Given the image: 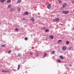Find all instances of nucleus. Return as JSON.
I'll use <instances>...</instances> for the list:
<instances>
[{
  "label": "nucleus",
  "instance_id": "f257e3e1",
  "mask_svg": "<svg viewBox=\"0 0 74 74\" xmlns=\"http://www.w3.org/2000/svg\"><path fill=\"white\" fill-rule=\"evenodd\" d=\"M59 21V18H57L56 19H54L53 21V22H58Z\"/></svg>",
  "mask_w": 74,
  "mask_h": 74
},
{
  "label": "nucleus",
  "instance_id": "f03ea898",
  "mask_svg": "<svg viewBox=\"0 0 74 74\" xmlns=\"http://www.w3.org/2000/svg\"><path fill=\"white\" fill-rule=\"evenodd\" d=\"M62 13L63 14H69V11H62Z\"/></svg>",
  "mask_w": 74,
  "mask_h": 74
},
{
  "label": "nucleus",
  "instance_id": "7ed1b4c3",
  "mask_svg": "<svg viewBox=\"0 0 74 74\" xmlns=\"http://www.w3.org/2000/svg\"><path fill=\"white\" fill-rule=\"evenodd\" d=\"M67 6V3H64L62 5V7L63 8L66 7Z\"/></svg>",
  "mask_w": 74,
  "mask_h": 74
},
{
  "label": "nucleus",
  "instance_id": "20e7f679",
  "mask_svg": "<svg viewBox=\"0 0 74 74\" xmlns=\"http://www.w3.org/2000/svg\"><path fill=\"white\" fill-rule=\"evenodd\" d=\"M51 7V4H50L47 6V8L48 9H50Z\"/></svg>",
  "mask_w": 74,
  "mask_h": 74
},
{
  "label": "nucleus",
  "instance_id": "39448f33",
  "mask_svg": "<svg viewBox=\"0 0 74 74\" xmlns=\"http://www.w3.org/2000/svg\"><path fill=\"white\" fill-rule=\"evenodd\" d=\"M2 73H9V71H5L4 70H2Z\"/></svg>",
  "mask_w": 74,
  "mask_h": 74
},
{
  "label": "nucleus",
  "instance_id": "423d86ee",
  "mask_svg": "<svg viewBox=\"0 0 74 74\" xmlns=\"http://www.w3.org/2000/svg\"><path fill=\"white\" fill-rule=\"evenodd\" d=\"M29 15V12H26L24 13V14H23V15Z\"/></svg>",
  "mask_w": 74,
  "mask_h": 74
},
{
  "label": "nucleus",
  "instance_id": "0eeeda50",
  "mask_svg": "<svg viewBox=\"0 0 74 74\" xmlns=\"http://www.w3.org/2000/svg\"><path fill=\"white\" fill-rule=\"evenodd\" d=\"M62 49L63 51H65L66 49V47L65 46H63L62 47Z\"/></svg>",
  "mask_w": 74,
  "mask_h": 74
},
{
  "label": "nucleus",
  "instance_id": "6e6552de",
  "mask_svg": "<svg viewBox=\"0 0 74 74\" xmlns=\"http://www.w3.org/2000/svg\"><path fill=\"white\" fill-rule=\"evenodd\" d=\"M31 20L32 21V22H34L35 21V19H34V18L33 17L31 18Z\"/></svg>",
  "mask_w": 74,
  "mask_h": 74
},
{
  "label": "nucleus",
  "instance_id": "1a4fd4ad",
  "mask_svg": "<svg viewBox=\"0 0 74 74\" xmlns=\"http://www.w3.org/2000/svg\"><path fill=\"white\" fill-rule=\"evenodd\" d=\"M49 38H51V39H53V35L50 36H49Z\"/></svg>",
  "mask_w": 74,
  "mask_h": 74
},
{
  "label": "nucleus",
  "instance_id": "9d476101",
  "mask_svg": "<svg viewBox=\"0 0 74 74\" xmlns=\"http://www.w3.org/2000/svg\"><path fill=\"white\" fill-rule=\"evenodd\" d=\"M6 0H0V1L1 3H3Z\"/></svg>",
  "mask_w": 74,
  "mask_h": 74
},
{
  "label": "nucleus",
  "instance_id": "9b49d317",
  "mask_svg": "<svg viewBox=\"0 0 74 74\" xmlns=\"http://www.w3.org/2000/svg\"><path fill=\"white\" fill-rule=\"evenodd\" d=\"M62 40H59L58 41V43H61L62 42Z\"/></svg>",
  "mask_w": 74,
  "mask_h": 74
},
{
  "label": "nucleus",
  "instance_id": "f8f14e48",
  "mask_svg": "<svg viewBox=\"0 0 74 74\" xmlns=\"http://www.w3.org/2000/svg\"><path fill=\"white\" fill-rule=\"evenodd\" d=\"M60 59H64L63 57L62 56H60Z\"/></svg>",
  "mask_w": 74,
  "mask_h": 74
},
{
  "label": "nucleus",
  "instance_id": "ddd939ff",
  "mask_svg": "<svg viewBox=\"0 0 74 74\" xmlns=\"http://www.w3.org/2000/svg\"><path fill=\"white\" fill-rule=\"evenodd\" d=\"M66 43L67 45H69V41H66Z\"/></svg>",
  "mask_w": 74,
  "mask_h": 74
},
{
  "label": "nucleus",
  "instance_id": "4468645a",
  "mask_svg": "<svg viewBox=\"0 0 74 74\" xmlns=\"http://www.w3.org/2000/svg\"><path fill=\"white\" fill-rule=\"evenodd\" d=\"M21 0H18L17 2V3H21Z\"/></svg>",
  "mask_w": 74,
  "mask_h": 74
},
{
  "label": "nucleus",
  "instance_id": "2eb2a0df",
  "mask_svg": "<svg viewBox=\"0 0 74 74\" xmlns=\"http://www.w3.org/2000/svg\"><path fill=\"white\" fill-rule=\"evenodd\" d=\"M25 41H27V40H28V38L27 37H25Z\"/></svg>",
  "mask_w": 74,
  "mask_h": 74
},
{
  "label": "nucleus",
  "instance_id": "dca6fc26",
  "mask_svg": "<svg viewBox=\"0 0 74 74\" xmlns=\"http://www.w3.org/2000/svg\"><path fill=\"white\" fill-rule=\"evenodd\" d=\"M36 56H38V52H36Z\"/></svg>",
  "mask_w": 74,
  "mask_h": 74
},
{
  "label": "nucleus",
  "instance_id": "f3484780",
  "mask_svg": "<svg viewBox=\"0 0 74 74\" xmlns=\"http://www.w3.org/2000/svg\"><path fill=\"white\" fill-rule=\"evenodd\" d=\"M18 12H19L21 11V8H18L17 9Z\"/></svg>",
  "mask_w": 74,
  "mask_h": 74
},
{
  "label": "nucleus",
  "instance_id": "a211bd4d",
  "mask_svg": "<svg viewBox=\"0 0 74 74\" xmlns=\"http://www.w3.org/2000/svg\"><path fill=\"white\" fill-rule=\"evenodd\" d=\"M19 69H20V64H18V70H19Z\"/></svg>",
  "mask_w": 74,
  "mask_h": 74
},
{
  "label": "nucleus",
  "instance_id": "6ab92c4d",
  "mask_svg": "<svg viewBox=\"0 0 74 74\" xmlns=\"http://www.w3.org/2000/svg\"><path fill=\"white\" fill-rule=\"evenodd\" d=\"M68 49L69 50H71V47L70 46V47H69Z\"/></svg>",
  "mask_w": 74,
  "mask_h": 74
},
{
  "label": "nucleus",
  "instance_id": "aec40b11",
  "mask_svg": "<svg viewBox=\"0 0 74 74\" xmlns=\"http://www.w3.org/2000/svg\"><path fill=\"white\" fill-rule=\"evenodd\" d=\"M11 1L10 0H9L7 1V3H10Z\"/></svg>",
  "mask_w": 74,
  "mask_h": 74
},
{
  "label": "nucleus",
  "instance_id": "412c9836",
  "mask_svg": "<svg viewBox=\"0 0 74 74\" xmlns=\"http://www.w3.org/2000/svg\"><path fill=\"white\" fill-rule=\"evenodd\" d=\"M58 62H59V63H60V62H61V61H60V60H57Z\"/></svg>",
  "mask_w": 74,
  "mask_h": 74
},
{
  "label": "nucleus",
  "instance_id": "4be33fe9",
  "mask_svg": "<svg viewBox=\"0 0 74 74\" xmlns=\"http://www.w3.org/2000/svg\"><path fill=\"white\" fill-rule=\"evenodd\" d=\"M58 1L59 3H62V1L61 0H58Z\"/></svg>",
  "mask_w": 74,
  "mask_h": 74
},
{
  "label": "nucleus",
  "instance_id": "5701e85b",
  "mask_svg": "<svg viewBox=\"0 0 74 74\" xmlns=\"http://www.w3.org/2000/svg\"><path fill=\"white\" fill-rule=\"evenodd\" d=\"M11 7V5H8V8H10Z\"/></svg>",
  "mask_w": 74,
  "mask_h": 74
},
{
  "label": "nucleus",
  "instance_id": "b1692460",
  "mask_svg": "<svg viewBox=\"0 0 74 74\" xmlns=\"http://www.w3.org/2000/svg\"><path fill=\"white\" fill-rule=\"evenodd\" d=\"M21 54H18V57H20L21 56Z\"/></svg>",
  "mask_w": 74,
  "mask_h": 74
},
{
  "label": "nucleus",
  "instance_id": "393cba45",
  "mask_svg": "<svg viewBox=\"0 0 74 74\" xmlns=\"http://www.w3.org/2000/svg\"><path fill=\"white\" fill-rule=\"evenodd\" d=\"M16 31H18V29L17 28H16L15 29Z\"/></svg>",
  "mask_w": 74,
  "mask_h": 74
},
{
  "label": "nucleus",
  "instance_id": "a878e982",
  "mask_svg": "<svg viewBox=\"0 0 74 74\" xmlns=\"http://www.w3.org/2000/svg\"><path fill=\"white\" fill-rule=\"evenodd\" d=\"M42 29H43V30H45V29H46V28L45 27H44L42 28Z\"/></svg>",
  "mask_w": 74,
  "mask_h": 74
},
{
  "label": "nucleus",
  "instance_id": "bb28decb",
  "mask_svg": "<svg viewBox=\"0 0 74 74\" xmlns=\"http://www.w3.org/2000/svg\"><path fill=\"white\" fill-rule=\"evenodd\" d=\"M55 51H53L52 54H54V53H55Z\"/></svg>",
  "mask_w": 74,
  "mask_h": 74
},
{
  "label": "nucleus",
  "instance_id": "cd10ccee",
  "mask_svg": "<svg viewBox=\"0 0 74 74\" xmlns=\"http://www.w3.org/2000/svg\"><path fill=\"white\" fill-rule=\"evenodd\" d=\"M48 31H49V30H48V29H46L45 30V32H48Z\"/></svg>",
  "mask_w": 74,
  "mask_h": 74
},
{
  "label": "nucleus",
  "instance_id": "c85d7f7f",
  "mask_svg": "<svg viewBox=\"0 0 74 74\" xmlns=\"http://www.w3.org/2000/svg\"><path fill=\"white\" fill-rule=\"evenodd\" d=\"M5 45H3L2 46V47H5Z\"/></svg>",
  "mask_w": 74,
  "mask_h": 74
},
{
  "label": "nucleus",
  "instance_id": "c756f323",
  "mask_svg": "<svg viewBox=\"0 0 74 74\" xmlns=\"http://www.w3.org/2000/svg\"><path fill=\"white\" fill-rule=\"evenodd\" d=\"M47 56V53H45V55L44 56L45 57Z\"/></svg>",
  "mask_w": 74,
  "mask_h": 74
},
{
  "label": "nucleus",
  "instance_id": "7c9ffc66",
  "mask_svg": "<svg viewBox=\"0 0 74 74\" xmlns=\"http://www.w3.org/2000/svg\"><path fill=\"white\" fill-rule=\"evenodd\" d=\"M8 53H11V51H10L8 52Z\"/></svg>",
  "mask_w": 74,
  "mask_h": 74
},
{
  "label": "nucleus",
  "instance_id": "2f4dec72",
  "mask_svg": "<svg viewBox=\"0 0 74 74\" xmlns=\"http://www.w3.org/2000/svg\"><path fill=\"white\" fill-rule=\"evenodd\" d=\"M72 3H74V1H72Z\"/></svg>",
  "mask_w": 74,
  "mask_h": 74
},
{
  "label": "nucleus",
  "instance_id": "473e14b6",
  "mask_svg": "<svg viewBox=\"0 0 74 74\" xmlns=\"http://www.w3.org/2000/svg\"><path fill=\"white\" fill-rule=\"evenodd\" d=\"M30 54H31V55H32V53H30Z\"/></svg>",
  "mask_w": 74,
  "mask_h": 74
},
{
  "label": "nucleus",
  "instance_id": "72a5a7b5",
  "mask_svg": "<svg viewBox=\"0 0 74 74\" xmlns=\"http://www.w3.org/2000/svg\"><path fill=\"white\" fill-rule=\"evenodd\" d=\"M23 21H25V18H23Z\"/></svg>",
  "mask_w": 74,
  "mask_h": 74
},
{
  "label": "nucleus",
  "instance_id": "f704fd0d",
  "mask_svg": "<svg viewBox=\"0 0 74 74\" xmlns=\"http://www.w3.org/2000/svg\"><path fill=\"white\" fill-rule=\"evenodd\" d=\"M73 30H74V27H73Z\"/></svg>",
  "mask_w": 74,
  "mask_h": 74
}]
</instances>
